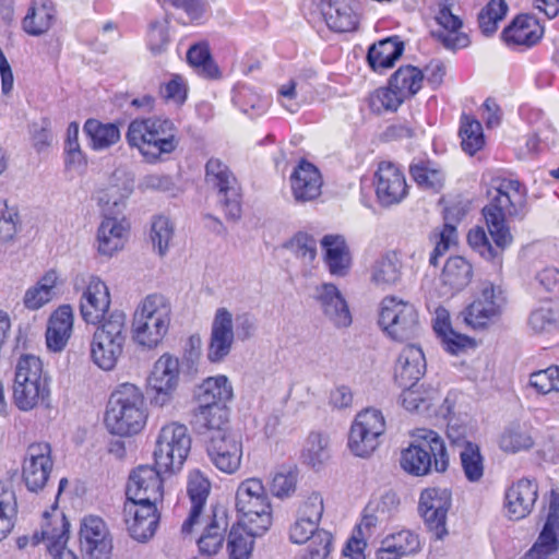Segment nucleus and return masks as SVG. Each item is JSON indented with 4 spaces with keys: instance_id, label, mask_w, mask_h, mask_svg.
<instances>
[{
    "instance_id": "6ab92c4d",
    "label": "nucleus",
    "mask_w": 559,
    "mask_h": 559,
    "mask_svg": "<svg viewBox=\"0 0 559 559\" xmlns=\"http://www.w3.org/2000/svg\"><path fill=\"white\" fill-rule=\"evenodd\" d=\"M451 507V492L442 488H427L421 491L418 510L436 538L441 539L448 532L447 513Z\"/></svg>"
},
{
    "instance_id": "13d9d810",
    "label": "nucleus",
    "mask_w": 559,
    "mask_h": 559,
    "mask_svg": "<svg viewBox=\"0 0 559 559\" xmlns=\"http://www.w3.org/2000/svg\"><path fill=\"white\" fill-rule=\"evenodd\" d=\"M460 459L465 477L472 483L480 480L484 475V459L479 447L475 443H466L460 450Z\"/></svg>"
},
{
    "instance_id": "aec40b11",
    "label": "nucleus",
    "mask_w": 559,
    "mask_h": 559,
    "mask_svg": "<svg viewBox=\"0 0 559 559\" xmlns=\"http://www.w3.org/2000/svg\"><path fill=\"white\" fill-rule=\"evenodd\" d=\"M206 453L212 464L225 474L236 473L241 464L242 444L236 432L209 437Z\"/></svg>"
},
{
    "instance_id": "0eeeda50",
    "label": "nucleus",
    "mask_w": 559,
    "mask_h": 559,
    "mask_svg": "<svg viewBox=\"0 0 559 559\" xmlns=\"http://www.w3.org/2000/svg\"><path fill=\"white\" fill-rule=\"evenodd\" d=\"M49 377L41 360L34 355H23L15 365L13 401L19 409L27 412L49 396Z\"/></svg>"
},
{
    "instance_id": "a19ab883",
    "label": "nucleus",
    "mask_w": 559,
    "mask_h": 559,
    "mask_svg": "<svg viewBox=\"0 0 559 559\" xmlns=\"http://www.w3.org/2000/svg\"><path fill=\"white\" fill-rule=\"evenodd\" d=\"M55 19L56 8L51 0H33L22 21V27L27 34L39 36L48 32Z\"/></svg>"
},
{
    "instance_id": "e2e57ef3",
    "label": "nucleus",
    "mask_w": 559,
    "mask_h": 559,
    "mask_svg": "<svg viewBox=\"0 0 559 559\" xmlns=\"http://www.w3.org/2000/svg\"><path fill=\"white\" fill-rule=\"evenodd\" d=\"M452 211L453 209L447 210L444 217L445 224L438 236L439 239L436 242L433 250L430 253L429 263L433 266H437L439 258L442 257L452 245L456 243V227L449 222V215L452 213Z\"/></svg>"
},
{
    "instance_id": "4468645a",
    "label": "nucleus",
    "mask_w": 559,
    "mask_h": 559,
    "mask_svg": "<svg viewBox=\"0 0 559 559\" xmlns=\"http://www.w3.org/2000/svg\"><path fill=\"white\" fill-rule=\"evenodd\" d=\"M52 468L53 461L49 443L37 442L27 447L22 465V477L29 491L43 490L49 480Z\"/></svg>"
},
{
    "instance_id": "2f4dec72",
    "label": "nucleus",
    "mask_w": 559,
    "mask_h": 559,
    "mask_svg": "<svg viewBox=\"0 0 559 559\" xmlns=\"http://www.w3.org/2000/svg\"><path fill=\"white\" fill-rule=\"evenodd\" d=\"M292 190L296 201L307 202L321 193L322 179L319 170L310 163L302 160L290 176Z\"/></svg>"
},
{
    "instance_id": "c756f323",
    "label": "nucleus",
    "mask_w": 559,
    "mask_h": 559,
    "mask_svg": "<svg viewBox=\"0 0 559 559\" xmlns=\"http://www.w3.org/2000/svg\"><path fill=\"white\" fill-rule=\"evenodd\" d=\"M69 526L70 524L63 514H55L51 519H48V513H45L43 538L47 539V551L53 559H78L71 550L66 548Z\"/></svg>"
},
{
    "instance_id": "1a4fd4ad",
    "label": "nucleus",
    "mask_w": 559,
    "mask_h": 559,
    "mask_svg": "<svg viewBox=\"0 0 559 559\" xmlns=\"http://www.w3.org/2000/svg\"><path fill=\"white\" fill-rule=\"evenodd\" d=\"M236 509L239 523L251 534H264L272 524V508L262 481L248 478L236 491Z\"/></svg>"
},
{
    "instance_id": "4c0bfd02",
    "label": "nucleus",
    "mask_w": 559,
    "mask_h": 559,
    "mask_svg": "<svg viewBox=\"0 0 559 559\" xmlns=\"http://www.w3.org/2000/svg\"><path fill=\"white\" fill-rule=\"evenodd\" d=\"M543 35V28L530 15H519L512 24L502 32V38L508 45L531 47L535 45Z\"/></svg>"
},
{
    "instance_id": "f03ea898",
    "label": "nucleus",
    "mask_w": 559,
    "mask_h": 559,
    "mask_svg": "<svg viewBox=\"0 0 559 559\" xmlns=\"http://www.w3.org/2000/svg\"><path fill=\"white\" fill-rule=\"evenodd\" d=\"M131 192L132 185L124 181L121 188L110 186L99 197V202L104 203L103 219L96 234L97 252L100 255L111 258L124 247L130 226L123 211Z\"/></svg>"
},
{
    "instance_id": "864d4df0",
    "label": "nucleus",
    "mask_w": 559,
    "mask_h": 559,
    "mask_svg": "<svg viewBox=\"0 0 559 559\" xmlns=\"http://www.w3.org/2000/svg\"><path fill=\"white\" fill-rule=\"evenodd\" d=\"M499 444L502 451L516 453L531 449L534 441L526 427L512 424L502 432Z\"/></svg>"
},
{
    "instance_id": "7ed1b4c3",
    "label": "nucleus",
    "mask_w": 559,
    "mask_h": 559,
    "mask_svg": "<svg viewBox=\"0 0 559 559\" xmlns=\"http://www.w3.org/2000/svg\"><path fill=\"white\" fill-rule=\"evenodd\" d=\"M146 418L144 395L136 385L123 383L110 395L105 425L112 435H135L144 428Z\"/></svg>"
},
{
    "instance_id": "cd10ccee",
    "label": "nucleus",
    "mask_w": 559,
    "mask_h": 559,
    "mask_svg": "<svg viewBox=\"0 0 559 559\" xmlns=\"http://www.w3.org/2000/svg\"><path fill=\"white\" fill-rule=\"evenodd\" d=\"M436 21L440 28L432 31L431 35L444 48L456 50L469 45L468 36L461 32L463 25L461 19L454 15L448 7L440 8Z\"/></svg>"
},
{
    "instance_id": "b1692460",
    "label": "nucleus",
    "mask_w": 559,
    "mask_h": 559,
    "mask_svg": "<svg viewBox=\"0 0 559 559\" xmlns=\"http://www.w3.org/2000/svg\"><path fill=\"white\" fill-rule=\"evenodd\" d=\"M376 194L381 205L400 203L407 194L404 174L391 162H381L376 173Z\"/></svg>"
},
{
    "instance_id": "37998d69",
    "label": "nucleus",
    "mask_w": 559,
    "mask_h": 559,
    "mask_svg": "<svg viewBox=\"0 0 559 559\" xmlns=\"http://www.w3.org/2000/svg\"><path fill=\"white\" fill-rule=\"evenodd\" d=\"M472 276V264L465 258L455 255L447 260L441 273V282L449 290L459 292L469 284Z\"/></svg>"
},
{
    "instance_id": "39448f33",
    "label": "nucleus",
    "mask_w": 559,
    "mask_h": 559,
    "mask_svg": "<svg viewBox=\"0 0 559 559\" xmlns=\"http://www.w3.org/2000/svg\"><path fill=\"white\" fill-rule=\"evenodd\" d=\"M171 320L169 300L160 294L147 295L132 318V336L143 347L154 348L165 337Z\"/></svg>"
},
{
    "instance_id": "72a5a7b5",
    "label": "nucleus",
    "mask_w": 559,
    "mask_h": 559,
    "mask_svg": "<svg viewBox=\"0 0 559 559\" xmlns=\"http://www.w3.org/2000/svg\"><path fill=\"white\" fill-rule=\"evenodd\" d=\"M211 484L209 479L198 469L190 472L188 477L187 492L191 500L189 516L183 522L181 531L183 534L192 532L193 525L198 523Z\"/></svg>"
},
{
    "instance_id": "412c9836",
    "label": "nucleus",
    "mask_w": 559,
    "mask_h": 559,
    "mask_svg": "<svg viewBox=\"0 0 559 559\" xmlns=\"http://www.w3.org/2000/svg\"><path fill=\"white\" fill-rule=\"evenodd\" d=\"M123 516L130 536L138 542L153 537L159 522L157 504L126 501Z\"/></svg>"
},
{
    "instance_id": "e433bc0d",
    "label": "nucleus",
    "mask_w": 559,
    "mask_h": 559,
    "mask_svg": "<svg viewBox=\"0 0 559 559\" xmlns=\"http://www.w3.org/2000/svg\"><path fill=\"white\" fill-rule=\"evenodd\" d=\"M228 520L224 509L215 508L212 518L206 523L200 538L199 550L202 555L213 556L222 548Z\"/></svg>"
},
{
    "instance_id": "4d7b16f0",
    "label": "nucleus",
    "mask_w": 559,
    "mask_h": 559,
    "mask_svg": "<svg viewBox=\"0 0 559 559\" xmlns=\"http://www.w3.org/2000/svg\"><path fill=\"white\" fill-rule=\"evenodd\" d=\"M508 12V4L504 0H490L478 14V25L483 34L492 35L498 23L502 21Z\"/></svg>"
},
{
    "instance_id": "c03bdc74",
    "label": "nucleus",
    "mask_w": 559,
    "mask_h": 559,
    "mask_svg": "<svg viewBox=\"0 0 559 559\" xmlns=\"http://www.w3.org/2000/svg\"><path fill=\"white\" fill-rule=\"evenodd\" d=\"M199 405H224L233 399V388L225 376L206 379L199 388Z\"/></svg>"
},
{
    "instance_id": "4be33fe9",
    "label": "nucleus",
    "mask_w": 559,
    "mask_h": 559,
    "mask_svg": "<svg viewBox=\"0 0 559 559\" xmlns=\"http://www.w3.org/2000/svg\"><path fill=\"white\" fill-rule=\"evenodd\" d=\"M80 545L90 559H110L112 542L105 522L98 516L83 519Z\"/></svg>"
},
{
    "instance_id": "f704fd0d",
    "label": "nucleus",
    "mask_w": 559,
    "mask_h": 559,
    "mask_svg": "<svg viewBox=\"0 0 559 559\" xmlns=\"http://www.w3.org/2000/svg\"><path fill=\"white\" fill-rule=\"evenodd\" d=\"M324 262L334 276H345L352 264L348 246L343 236L326 235L321 240Z\"/></svg>"
},
{
    "instance_id": "f257e3e1",
    "label": "nucleus",
    "mask_w": 559,
    "mask_h": 559,
    "mask_svg": "<svg viewBox=\"0 0 559 559\" xmlns=\"http://www.w3.org/2000/svg\"><path fill=\"white\" fill-rule=\"evenodd\" d=\"M525 192L518 180L502 179L490 202L483 209L489 234L495 242L492 246L481 227L471 229L467 235L468 245L486 260H495L511 245L512 235L507 225L508 218L523 217Z\"/></svg>"
},
{
    "instance_id": "f8f14e48",
    "label": "nucleus",
    "mask_w": 559,
    "mask_h": 559,
    "mask_svg": "<svg viewBox=\"0 0 559 559\" xmlns=\"http://www.w3.org/2000/svg\"><path fill=\"white\" fill-rule=\"evenodd\" d=\"M379 324L389 336L396 341L412 338L419 332L418 313L414 305L394 296L382 299Z\"/></svg>"
},
{
    "instance_id": "603ef678",
    "label": "nucleus",
    "mask_w": 559,
    "mask_h": 559,
    "mask_svg": "<svg viewBox=\"0 0 559 559\" xmlns=\"http://www.w3.org/2000/svg\"><path fill=\"white\" fill-rule=\"evenodd\" d=\"M187 60L202 76L207 79L218 78V68L211 57L210 48L206 43H198L191 46L187 52Z\"/></svg>"
},
{
    "instance_id": "58836bf2",
    "label": "nucleus",
    "mask_w": 559,
    "mask_h": 559,
    "mask_svg": "<svg viewBox=\"0 0 559 559\" xmlns=\"http://www.w3.org/2000/svg\"><path fill=\"white\" fill-rule=\"evenodd\" d=\"M420 540L415 533L404 530L386 536L377 551V559H400L417 552Z\"/></svg>"
},
{
    "instance_id": "69168bd1",
    "label": "nucleus",
    "mask_w": 559,
    "mask_h": 559,
    "mask_svg": "<svg viewBox=\"0 0 559 559\" xmlns=\"http://www.w3.org/2000/svg\"><path fill=\"white\" fill-rule=\"evenodd\" d=\"M409 173L414 181L425 189L438 190L442 187L443 175L441 171L430 168L424 163L412 165Z\"/></svg>"
},
{
    "instance_id": "423d86ee",
    "label": "nucleus",
    "mask_w": 559,
    "mask_h": 559,
    "mask_svg": "<svg viewBox=\"0 0 559 559\" xmlns=\"http://www.w3.org/2000/svg\"><path fill=\"white\" fill-rule=\"evenodd\" d=\"M126 138L129 145L136 147L150 163H155L162 154L174 152L178 145L174 123L156 117L133 120Z\"/></svg>"
},
{
    "instance_id": "473e14b6",
    "label": "nucleus",
    "mask_w": 559,
    "mask_h": 559,
    "mask_svg": "<svg viewBox=\"0 0 559 559\" xmlns=\"http://www.w3.org/2000/svg\"><path fill=\"white\" fill-rule=\"evenodd\" d=\"M192 424L198 433L206 436V441L218 431L223 435L231 432L228 427V409L224 405H199Z\"/></svg>"
},
{
    "instance_id": "2eb2a0df",
    "label": "nucleus",
    "mask_w": 559,
    "mask_h": 559,
    "mask_svg": "<svg viewBox=\"0 0 559 559\" xmlns=\"http://www.w3.org/2000/svg\"><path fill=\"white\" fill-rule=\"evenodd\" d=\"M85 285L81 299L80 312L83 320L88 324L102 323L106 318L105 314L109 310L110 294L107 285L95 275H86L76 278Z\"/></svg>"
},
{
    "instance_id": "9d476101",
    "label": "nucleus",
    "mask_w": 559,
    "mask_h": 559,
    "mask_svg": "<svg viewBox=\"0 0 559 559\" xmlns=\"http://www.w3.org/2000/svg\"><path fill=\"white\" fill-rule=\"evenodd\" d=\"M205 182L217 192L226 217L237 221L241 215L240 186L229 167L219 158H210L205 164Z\"/></svg>"
},
{
    "instance_id": "ddd939ff",
    "label": "nucleus",
    "mask_w": 559,
    "mask_h": 559,
    "mask_svg": "<svg viewBox=\"0 0 559 559\" xmlns=\"http://www.w3.org/2000/svg\"><path fill=\"white\" fill-rule=\"evenodd\" d=\"M384 429L385 421L380 411L367 408L360 412L350 427L348 437L350 451L356 456H368L379 445L378 439Z\"/></svg>"
},
{
    "instance_id": "9b49d317",
    "label": "nucleus",
    "mask_w": 559,
    "mask_h": 559,
    "mask_svg": "<svg viewBox=\"0 0 559 559\" xmlns=\"http://www.w3.org/2000/svg\"><path fill=\"white\" fill-rule=\"evenodd\" d=\"M191 438L188 428L178 423L164 426L156 440L154 460L164 472L180 469L190 452Z\"/></svg>"
},
{
    "instance_id": "a18cd8bd",
    "label": "nucleus",
    "mask_w": 559,
    "mask_h": 559,
    "mask_svg": "<svg viewBox=\"0 0 559 559\" xmlns=\"http://www.w3.org/2000/svg\"><path fill=\"white\" fill-rule=\"evenodd\" d=\"M17 500L12 479H0V540L13 528Z\"/></svg>"
},
{
    "instance_id": "338daca9",
    "label": "nucleus",
    "mask_w": 559,
    "mask_h": 559,
    "mask_svg": "<svg viewBox=\"0 0 559 559\" xmlns=\"http://www.w3.org/2000/svg\"><path fill=\"white\" fill-rule=\"evenodd\" d=\"M405 99L406 97L402 96V93L389 83L388 88H379L374 92L371 96V106L376 110H380L381 108L385 110H396Z\"/></svg>"
},
{
    "instance_id": "09e8293b",
    "label": "nucleus",
    "mask_w": 559,
    "mask_h": 559,
    "mask_svg": "<svg viewBox=\"0 0 559 559\" xmlns=\"http://www.w3.org/2000/svg\"><path fill=\"white\" fill-rule=\"evenodd\" d=\"M261 535L251 534L250 530L240 523L237 527L233 526L227 539L229 559H249L253 548V538Z\"/></svg>"
},
{
    "instance_id": "3c124183",
    "label": "nucleus",
    "mask_w": 559,
    "mask_h": 559,
    "mask_svg": "<svg viewBox=\"0 0 559 559\" xmlns=\"http://www.w3.org/2000/svg\"><path fill=\"white\" fill-rule=\"evenodd\" d=\"M433 330L443 338L447 344V349L452 354H456L459 350L464 348L468 342L467 337L462 336L452 330L449 312L444 308H438L436 310Z\"/></svg>"
},
{
    "instance_id": "8fccbe9b",
    "label": "nucleus",
    "mask_w": 559,
    "mask_h": 559,
    "mask_svg": "<svg viewBox=\"0 0 559 559\" xmlns=\"http://www.w3.org/2000/svg\"><path fill=\"white\" fill-rule=\"evenodd\" d=\"M423 80L424 74L418 68L405 66L394 72L390 79V84L400 91L402 96L409 98L421 88Z\"/></svg>"
},
{
    "instance_id": "5701e85b",
    "label": "nucleus",
    "mask_w": 559,
    "mask_h": 559,
    "mask_svg": "<svg viewBox=\"0 0 559 559\" xmlns=\"http://www.w3.org/2000/svg\"><path fill=\"white\" fill-rule=\"evenodd\" d=\"M234 340V317L228 309L218 308L211 325L207 359L211 362L223 361L231 352Z\"/></svg>"
},
{
    "instance_id": "052dcab7",
    "label": "nucleus",
    "mask_w": 559,
    "mask_h": 559,
    "mask_svg": "<svg viewBox=\"0 0 559 559\" xmlns=\"http://www.w3.org/2000/svg\"><path fill=\"white\" fill-rule=\"evenodd\" d=\"M174 237V225L166 216L154 218L151 228V239L159 255H165Z\"/></svg>"
},
{
    "instance_id": "dca6fc26",
    "label": "nucleus",
    "mask_w": 559,
    "mask_h": 559,
    "mask_svg": "<svg viewBox=\"0 0 559 559\" xmlns=\"http://www.w3.org/2000/svg\"><path fill=\"white\" fill-rule=\"evenodd\" d=\"M504 302L506 297L500 286L484 283L477 299L461 316L468 326L481 329L500 314Z\"/></svg>"
},
{
    "instance_id": "49530a36",
    "label": "nucleus",
    "mask_w": 559,
    "mask_h": 559,
    "mask_svg": "<svg viewBox=\"0 0 559 559\" xmlns=\"http://www.w3.org/2000/svg\"><path fill=\"white\" fill-rule=\"evenodd\" d=\"M83 130L91 140L92 148L96 151L108 148L120 140V130L115 123H102L96 119H88Z\"/></svg>"
},
{
    "instance_id": "c85d7f7f",
    "label": "nucleus",
    "mask_w": 559,
    "mask_h": 559,
    "mask_svg": "<svg viewBox=\"0 0 559 559\" xmlns=\"http://www.w3.org/2000/svg\"><path fill=\"white\" fill-rule=\"evenodd\" d=\"M326 25L340 33L353 32L358 25V15L347 0H314Z\"/></svg>"
},
{
    "instance_id": "6e6552de",
    "label": "nucleus",
    "mask_w": 559,
    "mask_h": 559,
    "mask_svg": "<svg viewBox=\"0 0 559 559\" xmlns=\"http://www.w3.org/2000/svg\"><path fill=\"white\" fill-rule=\"evenodd\" d=\"M127 338L124 312H110L93 334L91 357L94 364L103 370H112L122 356Z\"/></svg>"
},
{
    "instance_id": "79ce46f5",
    "label": "nucleus",
    "mask_w": 559,
    "mask_h": 559,
    "mask_svg": "<svg viewBox=\"0 0 559 559\" xmlns=\"http://www.w3.org/2000/svg\"><path fill=\"white\" fill-rule=\"evenodd\" d=\"M404 45L396 37H389L373 44L367 55L369 66L374 71H383L392 68L395 61L402 56Z\"/></svg>"
},
{
    "instance_id": "de8ad7c7",
    "label": "nucleus",
    "mask_w": 559,
    "mask_h": 559,
    "mask_svg": "<svg viewBox=\"0 0 559 559\" xmlns=\"http://www.w3.org/2000/svg\"><path fill=\"white\" fill-rule=\"evenodd\" d=\"M527 323L535 334L556 331L559 328V305L544 301L531 312Z\"/></svg>"
},
{
    "instance_id": "6e6d98bb",
    "label": "nucleus",
    "mask_w": 559,
    "mask_h": 559,
    "mask_svg": "<svg viewBox=\"0 0 559 559\" xmlns=\"http://www.w3.org/2000/svg\"><path fill=\"white\" fill-rule=\"evenodd\" d=\"M305 266H312L317 258V240L307 233H297L284 246Z\"/></svg>"
},
{
    "instance_id": "a211bd4d",
    "label": "nucleus",
    "mask_w": 559,
    "mask_h": 559,
    "mask_svg": "<svg viewBox=\"0 0 559 559\" xmlns=\"http://www.w3.org/2000/svg\"><path fill=\"white\" fill-rule=\"evenodd\" d=\"M164 469L150 465H140L129 476L127 485V501L157 504L163 499Z\"/></svg>"
},
{
    "instance_id": "774afa93",
    "label": "nucleus",
    "mask_w": 559,
    "mask_h": 559,
    "mask_svg": "<svg viewBox=\"0 0 559 559\" xmlns=\"http://www.w3.org/2000/svg\"><path fill=\"white\" fill-rule=\"evenodd\" d=\"M332 535L328 531H320L313 536L302 559H326L332 550Z\"/></svg>"
},
{
    "instance_id": "c9c22d12",
    "label": "nucleus",
    "mask_w": 559,
    "mask_h": 559,
    "mask_svg": "<svg viewBox=\"0 0 559 559\" xmlns=\"http://www.w3.org/2000/svg\"><path fill=\"white\" fill-rule=\"evenodd\" d=\"M73 328V311L68 305L60 306L50 317L46 331L49 349L60 352L67 345Z\"/></svg>"
},
{
    "instance_id": "bb28decb",
    "label": "nucleus",
    "mask_w": 559,
    "mask_h": 559,
    "mask_svg": "<svg viewBox=\"0 0 559 559\" xmlns=\"http://www.w3.org/2000/svg\"><path fill=\"white\" fill-rule=\"evenodd\" d=\"M316 299L324 316L337 328H346L352 323V316L338 288L330 283L317 287Z\"/></svg>"
},
{
    "instance_id": "7c9ffc66",
    "label": "nucleus",
    "mask_w": 559,
    "mask_h": 559,
    "mask_svg": "<svg viewBox=\"0 0 559 559\" xmlns=\"http://www.w3.org/2000/svg\"><path fill=\"white\" fill-rule=\"evenodd\" d=\"M426 371V359L420 347L409 344L401 350L395 365V380L400 386L416 384Z\"/></svg>"
},
{
    "instance_id": "f3484780",
    "label": "nucleus",
    "mask_w": 559,
    "mask_h": 559,
    "mask_svg": "<svg viewBox=\"0 0 559 559\" xmlns=\"http://www.w3.org/2000/svg\"><path fill=\"white\" fill-rule=\"evenodd\" d=\"M179 359L163 354L154 364L148 377V386L154 392L152 403L158 406L168 404L179 382Z\"/></svg>"
},
{
    "instance_id": "bf43d9fd",
    "label": "nucleus",
    "mask_w": 559,
    "mask_h": 559,
    "mask_svg": "<svg viewBox=\"0 0 559 559\" xmlns=\"http://www.w3.org/2000/svg\"><path fill=\"white\" fill-rule=\"evenodd\" d=\"M460 135L462 138V148L469 155H474L485 144L480 122L467 116L462 118Z\"/></svg>"
},
{
    "instance_id": "5fc2aeb1",
    "label": "nucleus",
    "mask_w": 559,
    "mask_h": 559,
    "mask_svg": "<svg viewBox=\"0 0 559 559\" xmlns=\"http://www.w3.org/2000/svg\"><path fill=\"white\" fill-rule=\"evenodd\" d=\"M329 437L320 432H311L306 440L302 451L304 461L312 466L319 467L330 459Z\"/></svg>"
},
{
    "instance_id": "0e129e2a",
    "label": "nucleus",
    "mask_w": 559,
    "mask_h": 559,
    "mask_svg": "<svg viewBox=\"0 0 559 559\" xmlns=\"http://www.w3.org/2000/svg\"><path fill=\"white\" fill-rule=\"evenodd\" d=\"M530 384L537 393L548 394L559 391V367L550 366L546 369L533 372L530 378Z\"/></svg>"
},
{
    "instance_id": "393cba45",
    "label": "nucleus",
    "mask_w": 559,
    "mask_h": 559,
    "mask_svg": "<svg viewBox=\"0 0 559 559\" xmlns=\"http://www.w3.org/2000/svg\"><path fill=\"white\" fill-rule=\"evenodd\" d=\"M559 543V493L551 490L546 523L526 559H556Z\"/></svg>"
},
{
    "instance_id": "20e7f679",
    "label": "nucleus",
    "mask_w": 559,
    "mask_h": 559,
    "mask_svg": "<svg viewBox=\"0 0 559 559\" xmlns=\"http://www.w3.org/2000/svg\"><path fill=\"white\" fill-rule=\"evenodd\" d=\"M401 467L411 475L425 476L433 468L443 473L449 467V454L441 436L430 429H417L413 441L401 453Z\"/></svg>"
},
{
    "instance_id": "a878e982",
    "label": "nucleus",
    "mask_w": 559,
    "mask_h": 559,
    "mask_svg": "<svg viewBox=\"0 0 559 559\" xmlns=\"http://www.w3.org/2000/svg\"><path fill=\"white\" fill-rule=\"evenodd\" d=\"M538 498V486L527 478L513 483L504 495L506 515L512 521L526 518Z\"/></svg>"
},
{
    "instance_id": "ea45409f",
    "label": "nucleus",
    "mask_w": 559,
    "mask_h": 559,
    "mask_svg": "<svg viewBox=\"0 0 559 559\" xmlns=\"http://www.w3.org/2000/svg\"><path fill=\"white\" fill-rule=\"evenodd\" d=\"M403 262L396 251H388L377 259L371 267V282L383 289L400 283Z\"/></svg>"
},
{
    "instance_id": "680f3d73",
    "label": "nucleus",
    "mask_w": 559,
    "mask_h": 559,
    "mask_svg": "<svg viewBox=\"0 0 559 559\" xmlns=\"http://www.w3.org/2000/svg\"><path fill=\"white\" fill-rule=\"evenodd\" d=\"M147 47L154 56L164 53L170 41L169 22L165 19L150 24L147 36Z\"/></svg>"
}]
</instances>
